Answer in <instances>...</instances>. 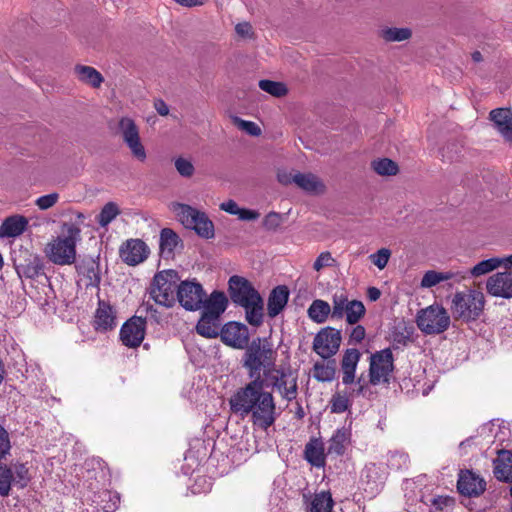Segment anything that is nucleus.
<instances>
[{
  "instance_id": "nucleus-1",
  "label": "nucleus",
  "mask_w": 512,
  "mask_h": 512,
  "mask_svg": "<svg viewBox=\"0 0 512 512\" xmlns=\"http://www.w3.org/2000/svg\"><path fill=\"white\" fill-rule=\"evenodd\" d=\"M230 409L248 417L255 429L267 431L279 416L272 392L265 389V378L257 377L239 388L229 400Z\"/></svg>"
},
{
  "instance_id": "nucleus-2",
  "label": "nucleus",
  "mask_w": 512,
  "mask_h": 512,
  "mask_svg": "<svg viewBox=\"0 0 512 512\" xmlns=\"http://www.w3.org/2000/svg\"><path fill=\"white\" fill-rule=\"evenodd\" d=\"M276 357L277 353L268 341L257 339L247 348L243 366L248 370V376L252 380L262 377L261 370L264 377H268L275 368Z\"/></svg>"
},
{
  "instance_id": "nucleus-3",
  "label": "nucleus",
  "mask_w": 512,
  "mask_h": 512,
  "mask_svg": "<svg viewBox=\"0 0 512 512\" xmlns=\"http://www.w3.org/2000/svg\"><path fill=\"white\" fill-rule=\"evenodd\" d=\"M65 235L58 236L45 248L47 258L56 265H70L76 259V244L81 239V230L74 224H65Z\"/></svg>"
},
{
  "instance_id": "nucleus-4",
  "label": "nucleus",
  "mask_w": 512,
  "mask_h": 512,
  "mask_svg": "<svg viewBox=\"0 0 512 512\" xmlns=\"http://www.w3.org/2000/svg\"><path fill=\"white\" fill-rule=\"evenodd\" d=\"M485 305L484 295L480 291L466 290L454 294L451 312L456 320L471 322L477 320Z\"/></svg>"
},
{
  "instance_id": "nucleus-5",
  "label": "nucleus",
  "mask_w": 512,
  "mask_h": 512,
  "mask_svg": "<svg viewBox=\"0 0 512 512\" xmlns=\"http://www.w3.org/2000/svg\"><path fill=\"white\" fill-rule=\"evenodd\" d=\"M179 276L174 270L161 271L153 277L149 288L150 297L159 305L171 308L177 300Z\"/></svg>"
},
{
  "instance_id": "nucleus-6",
  "label": "nucleus",
  "mask_w": 512,
  "mask_h": 512,
  "mask_svg": "<svg viewBox=\"0 0 512 512\" xmlns=\"http://www.w3.org/2000/svg\"><path fill=\"white\" fill-rule=\"evenodd\" d=\"M172 210L186 228L194 230L197 235L205 239L214 237V224L205 212L182 203H174Z\"/></svg>"
},
{
  "instance_id": "nucleus-7",
  "label": "nucleus",
  "mask_w": 512,
  "mask_h": 512,
  "mask_svg": "<svg viewBox=\"0 0 512 512\" xmlns=\"http://www.w3.org/2000/svg\"><path fill=\"white\" fill-rule=\"evenodd\" d=\"M416 323L424 334L438 335L449 328L451 318L443 306L434 304L418 311Z\"/></svg>"
},
{
  "instance_id": "nucleus-8",
  "label": "nucleus",
  "mask_w": 512,
  "mask_h": 512,
  "mask_svg": "<svg viewBox=\"0 0 512 512\" xmlns=\"http://www.w3.org/2000/svg\"><path fill=\"white\" fill-rule=\"evenodd\" d=\"M394 370V358L389 348L377 351L370 357L369 382L372 385L389 383Z\"/></svg>"
},
{
  "instance_id": "nucleus-9",
  "label": "nucleus",
  "mask_w": 512,
  "mask_h": 512,
  "mask_svg": "<svg viewBox=\"0 0 512 512\" xmlns=\"http://www.w3.org/2000/svg\"><path fill=\"white\" fill-rule=\"evenodd\" d=\"M341 331L334 327L322 328L314 337L312 349L323 359L334 356L341 345Z\"/></svg>"
},
{
  "instance_id": "nucleus-10",
  "label": "nucleus",
  "mask_w": 512,
  "mask_h": 512,
  "mask_svg": "<svg viewBox=\"0 0 512 512\" xmlns=\"http://www.w3.org/2000/svg\"><path fill=\"white\" fill-rule=\"evenodd\" d=\"M176 296L185 310L197 311L202 308L206 293L200 283L186 280L179 284Z\"/></svg>"
},
{
  "instance_id": "nucleus-11",
  "label": "nucleus",
  "mask_w": 512,
  "mask_h": 512,
  "mask_svg": "<svg viewBox=\"0 0 512 512\" xmlns=\"http://www.w3.org/2000/svg\"><path fill=\"white\" fill-rule=\"evenodd\" d=\"M119 130L121 132L123 141L130 149L133 157L143 162L147 158L146 150L141 143L139 130L134 120L128 117H123L119 121Z\"/></svg>"
},
{
  "instance_id": "nucleus-12",
  "label": "nucleus",
  "mask_w": 512,
  "mask_h": 512,
  "mask_svg": "<svg viewBox=\"0 0 512 512\" xmlns=\"http://www.w3.org/2000/svg\"><path fill=\"white\" fill-rule=\"evenodd\" d=\"M267 378L283 399L288 402L296 399L298 394L297 377L293 376L290 370L274 368Z\"/></svg>"
},
{
  "instance_id": "nucleus-13",
  "label": "nucleus",
  "mask_w": 512,
  "mask_h": 512,
  "mask_svg": "<svg viewBox=\"0 0 512 512\" xmlns=\"http://www.w3.org/2000/svg\"><path fill=\"white\" fill-rule=\"evenodd\" d=\"M231 300L240 306L248 304L253 299L259 301L260 294L244 277L234 275L228 281Z\"/></svg>"
},
{
  "instance_id": "nucleus-14",
  "label": "nucleus",
  "mask_w": 512,
  "mask_h": 512,
  "mask_svg": "<svg viewBox=\"0 0 512 512\" xmlns=\"http://www.w3.org/2000/svg\"><path fill=\"white\" fill-rule=\"evenodd\" d=\"M386 473L375 463L365 465L361 472L360 484L369 497L377 495L384 486Z\"/></svg>"
},
{
  "instance_id": "nucleus-15",
  "label": "nucleus",
  "mask_w": 512,
  "mask_h": 512,
  "mask_svg": "<svg viewBox=\"0 0 512 512\" xmlns=\"http://www.w3.org/2000/svg\"><path fill=\"white\" fill-rule=\"evenodd\" d=\"M14 266L20 278L35 279L44 271V264L37 254L25 251L14 259Z\"/></svg>"
},
{
  "instance_id": "nucleus-16",
  "label": "nucleus",
  "mask_w": 512,
  "mask_h": 512,
  "mask_svg": "<svg viewBox=\"0 0 512 512\" xmlns=\"http://www.w3.org/2000/svg\"><path fill=\"white\" fill-rule=\"evenodd\" d=\"M146 321L140 316H133L127 320L120 330V339L123 345L129 348L140 346L145 336Z\"/></svg>"
},
{
  "instance_id": "nucleus-17",
  "label": "nucleus",
  "mask_w": 512,
  "mask_h": 512,
  "mask_svg": "<svg viewBox=\"0 0 512 512\" xmlns=\"http://www.w3.org/2000/svg\"><path fill=\"white\" fill-rule=\"evenodd\" d=\"M78 284L85 288H97L101 281L99 262L93 257H84L76 264Z\"/></svg>"
},
{
  "instance_id": "nucleus-18",
  "label": "nucleus",
  "mask_w": 512,
  "mask_h": 512,
  "mask_svg": "<svg viewBox=\"0 0 512 512\" xmlns=\"http://www.w3.org/2000/svg\"><path fill=\"white\" fill-rule=\"evenodd\" d=\"M365 389V384L363 383L362 378H358L356 381V385L354 387L346 388L343 391L335 392L330 400V410L332 413H344L347 411L352 403L351 398L358 397L363 395Z\"/></svg>"
},
{
  "instance_id": "nucleus-19",
  "label": "nucleus",
  "mask_w": 512,
  "mask_h": 512,
  "mask_svg": "<svg viewBox=\"0 0 512 512\" xmlns=\"http://www.w3.org/2000/svg\"><path fill=\"white\" fill-rule=\"evenodd\" d=\"M149 253V247L141 239H129L119 249L121 259L130 266L142 263Z\"/></svg>"
},
{
  "instance_id": "nucleus-20",
  "label": "nucleus",
  "mask_w": 512,
  "mask_h": 512,
  "mask_svg": "<svg viewBox=\"0 0 512 512\" xmlns=\"http://www.w3.org/2000/svg\"><path fill=\"white\" fill-rule=\"evenodd\" d=\"M486 489L483 478L470 470H461L457 481L458 492L466 497H478Z\"/></svg>"
},
{
  "instance_id": "nucleus-21",
  "label": "nucleus",
  "mask_w": 512,
  "mask_h": 512,
  "mask_svg": "<svg viewBox=\"0 0 512 512\" xmlns=\"http://www.w3.org/2000/svg\"><path fill=\"white\" fill-rule=\"evenodd\" d=\"M220 337L225 344L237 349L245 348L249 341L247 327L238 322L225 324L220 331Z\"/></svg>"
},
{
  "instance_id": "nucleus-22",
  "label": "nucleus",
  "mask_w": 512,
  "mask_h": 512,
  "mask_svg": "<svg viewBox=\"0 0 512 512\" xmlns=\"http://www.w3.org/2000/svg\"><path fill=\"white\" fill-rule=\"evenodd\" d=\"M487 292L495 297L512 298V271L498 272L490 276L486 283Z\"/></svg>"
},
{
  "instance_id": "nucleus-23",
  "label": "nucleus",
  "mask_w": 512,
  "mask_h": 512,
  "mask_svg": "<svg viewBox=\"0 0 512 512\" xmlns=\"http://www.w3.org/2000/svg\"><path fill=\"white\" fill-rule=\"evenodd\" d=\"M361 358V353L356 348H349L344 351L340 362L342 373V384L346 387L356 385V369Z\"/></svg>"
},
{
  "instance_id": "nucleus-24",
  "label": "nucleus",
  "mask_w": 512,
  "mask_h": 512,
  "mask_svg": "<svg viewBox=\"0 0 512 512\" xmlns=\"http://www.w3.org/2000/svg\"><path fill=\"white\" fill-rule=\"evenodd\" d=\"M289 290L285 285H279L272 289L267 302V315L275 318L286 307L289 300Z\"/></svg>"
},
{
  "instance_id": "nucleus-25",
  "label": "nucleus",
  "mask_w": 512,
  "mask_h": 512,
  "mask_svg": "<svg viewBox=\"0 0 512 512\" xmlns=\"http://www.w3.org/2000/svg\"><path fill=\"white\" fill-rule=\"evenodd\" d=\"M116 326V316L113 308L100 300L94 317V327L97 331L106 332Z\"/></svg>"
},
{
  "instance_id": "nucleus-26",
  "label": "nucleus",
  "mask_w": 512,
  "mask_h": 512,
  "mask_svg": "<svg viewBox=\"0 0 512 512\" xmlns=\"http://www.w3.org/2000/svg\"><path fill=\"white\" fill-rule=\"evenodd\" d=\"M493 465V473L497 480L512 483V451H499Z\"/></svg>"
},
{
  "instance_id": "nucleus-27",
  "label": "nucleus",
  "mask_w": 512,
  "mask_h": 512,
  "mask_svg": "<svg viewBox=\"0 0 512 512\" xmlns=\"http://www.w3.org/2000/svg\"><path fill=\"white\" fill-rule=\"evenodd\" d=\"M294 183L309 194L321 195L326 191L323 181L312 173L296 172L294 174Z\"/></svg>"
},
{
  "instance_id": "nucleus-28",
  "label": "nucleus",
  "mask_w": 512,
  "mask_h": 512,
  "mask_svg": "<svg viewBox=\"0 0 512 512\" xmlns=\"http://www.w3.org/2000/svg\"><path fill=\"white\" fill-rule=\"evenodd\" d=\"M228 299L221 291H213L209 298L203 299V313L212 318L219 319L220 315L226 310Z\"/></svg>"
},
{
  "instance_id": "nucleus-29",
  "label": "nucleus",
  "mask_w": 512,
  "mask_h": 512,
  "mask_svg": "<svg viewBox=\"0 0 512 512\" xmlns=\"http://www.w3.org/2000/svg\"><path fill=\"white\" fill-rule=\"evenodd\" d=\"M490 119L495 124L500 134L512 141V112L509 109L498 108L490 112Z\"/></svg>"
},
{
  "instance_id": "nucleus-30",
  "label": "nucleus",
  "mask_w": 512,
  "mask_h": 512,
  "mask_svg": "<svg viewBox=\"0 0 512 512\" xmlns=\"http://www.w3.org/2000/svg\"><path fill=\"white\" fill-rule=\"evenodd\" d=\"M351 433L346 428L337 429L328 441L327 454L342 456L350 444Z\"/></svg>"
},
{
  "instance_id": "nucleus-31",
  "label": "nucleus",
  "mask_w": 512,
  "mask_h": 512,
  "mask_svg": "<svg viewBox=\"0 0 512 512\" xmlns=\"http://www.w3.org/2000/svg\"><path fill=\"white\" fill-rule=\"evenodd\" d=\"M325 449L320 439L313 438L305 446V459L312 466L321 468L325 466Z\"/></svg>"
},
{
  "instance_id": "nucleus-32",
  "label": "nucleus",
  "mask_w": 512,
  "mask_h": 512,
  "mask_svg": "<svg viewBox=\"0 0 512 512\" xmlns=\"http://www.w3.org/2000/svg\"><path fill=\"white\" fill-rule=\"evenodd\" d=\"M304 498L307 499L306 495ZM307 504L308 512H332L334 500L330 491H320L315 493L311 500L305 501Z\"/></svg>"
},
{
  "instance_id": "nucleus-33",
  "label": "nucleus",
  "mask_w": 512,
  "mask_h": 512,
  "mask_svg": "<svg viewBox=\"0 0 512 512\" xmlns=\"http://www.w3.org/2000/svg\"><path fill=\"white\" fill-rule=\"evenodd\" d=\"M28 225V220L24 216H10L6 218L0 226L1 237H16L21 235Z\"/></svg>"
},
{
  "instance_id": "nucleus-34",
  "label": "nucleus",
  "mask_w": 512,
  "mask_h": 512,
  "mask_svg": "<svg viewBox=\"0 0 512 512\" xmlns=\"http://www.w3.org/2000/svg\"><path fill=\"white\" fill-rule=\"evenodd\" d=\"M74 72L79 81L93 88H99L104 81L101 73L91 66L78 64L75 66Z\"/></svg>"
},
{
  "instance_id": "nucleus-35",
  "label": "nucleus",
  "mask_w": 512,
  "mask_h": 512,
  "mask_svg": "<svg viewBox=\"0 0 512 512\" xmlns=\"http://www.w3.org/2000/svg\"><path fill=\"white\" fill-rule=\"evenodd\" d=\"M307 314L313 322L322 324L328 319L329 315L332 316L331 306L324 300L316 299L310 304Z\"/></svg>"
},
{
  "instance_id": "nucleus-36",
  "label": "nucleus",
  "mask_w": 512,
  "mask_h": 512,
  "mask_svg": "<svg viewBox=\"0 0 512 512\" xmlns=\"http://www.w3.org/2000/svg\"><path fill=\"white\" fill-rule=\"evenodd\" d=\"M245 309L247 322L255 327H259L263 323V299L259 296V301L253 299L242 306Z\"/></svg>"
},
{
  "instance_id": "nucleus-37",
  "label": "nucleus",
  "mask_w": 512,
  "mask_h": 512,
  "mask_svg": "<svg viewBox=\"0 0 512 512\" xmlns=\"http://www.w3.org/2000/svg\"><path fill=\"white\" fill-rule=\"evenodd\" d=\"M219 319L212 318L208 315L202 314L200 320L196 325V331L198 334L207 337L215 338L219 335Z\"/></svg>"
},
{
  "instance_id": "nucleus-38",
  "label": "nucleus",
  "mask_w": 512,
  "mask_h": 512,
  "mask_svg": "<svg viewBox=\"0 0 512 512\" xmlns=\"http://www.w3.org/2000/svg\"><path fill=\"white\" fill-rule=\"evenodd\" d=\"M180 242L179 236L170 228H163L160 233V250L164 256L172 255Z\"/></svg>"
},
{
  "instance_id": "nucleus-39",
  "label": "nucleus",
  "mask_w": 512,
  "mask_h": 512,
  "mask_svg": "<svg viewBox=\"0 0 512 512\" xmlns=\"http://www.w3.org/2000/svg\"><path fill=\"white\" fill-rule=\"evenodd\" d=\"M364 304L359 300H351L344 314L346 322L350 325L357 324L365 315Z\"/></svg>"
},
{
  "instance_id": "nucleus-40",
  "label": "nucleus",
  "mask_w": 512,
  "mask_h": 512,
  "mask_svg": "<svg viewBox=\"0 0 512 512\" xmlns=\"http://www.w3.org/2000/svg\"><path fill=\"white\" fill-rule=\"evenodd\" d=\"M335 367L325 364L324 362H316L313 365V377L319 382H331L335 378Z\"/></svg>"
},
{
  "instance_id": "nucleus-41",
  "label": "nucleus",
  "mask_w": 512,
  "mask_h": 512,
  "mask_svg": "<svg viewBox=\"0 0 512 512\" xmlns=\"http://www.w3.org/2000/svg\"><path fill=\"white\" fill-rule=\"evenodd\" d=\"M120 209L115 202L106 203L97 216V222L101 227L108 226L118 215Z\"/></svg>"
},
{
  "instance_id": "nucleus-42",
  "label": "nucleus",
  "mask_w": 512,
  "mask_h": 512,
  "mask_svg": "<svg viewBox=\"0 0 512 512\" xmlns=\"http://www.w3.org/2000/svg\"><path fill=\"white\" fill-rule=\"evenodd\" d=\"M502 265V261L498 257L483 260L477 263L473 268L470 269V275L472 277H480L485 275L499 266Z\"/></svg>"
},
{
  "instance_id": "nucleus-43",
  "label": "nucleus",
  "mask_w": 512,
  "mask_h": 512,
  "mask_svg": "<svg viewBox=\"0 0 512 512\" xmlns=\"http://www.w3.org/2000/svg\"><path fill=\"white\" fill-rule=\"evenodd\" d=\"M373 170L381 176H393L398 173V165L391 159L382 158L372 162Z\"/></svg>"
},
{
  "instance_id": "nucleus-44",
  "label": "nucleus",
  "mask_w": 512,
  "mask_h": 512,
  "mask_svg": "<svg viewBox=\"0 0 512 512\" xmlns=\"http://www.w3.org/2000/svg\"><path fill=\"white\" fill-rule=\"evenodd\" d=\"M350 301L346 294L344 293H335L332 296V318L334 319H342L347 310Z\"/></svg>"
},
{
  "instance_id": "nucleus-45",
  "label": "nucleus",
  "mask_w": 512,
  "mask_h": 512,
  "mask_svg": "<svg viewBox=\"0 0 512 512\" xmlns=\"http://www.w3.org/2000/svg\"><path fill=\"white\" fill-rule=\"evenodd\" d=\"M259 88L274 97H283L288 93L286 85L272 80H260Z\"/></svg>"
},
{
  "instance_id": "nucleus-46",
  "label": "nucleus",
  "mask_w": 512,
  "mask_h": 512,
  "mask_svg": "<svg viewBox=\"0 0 512 512\" xmlns=\"http://www.w3.org/2000/svg\"><path fill=\"white\" fill-rule=\"evenodd\" d=\"M382 37L388 42H400L411 37V30L408 28H387L382 31Z\"/></svg>"
},
{
  "instance_id": "nucleus-47",
  "label": "nucleus",
  "mask_w": 512,
  "mask_h": 512,
  "mask_svg": "<svg viewBox=\"0 0 512 512\" xmlns=\"http://www.w3.org/2000/svg\"><path fill=\"white\" fill-rule=\"evenodd\" d=\"M234 124L242 131L251 136H259L261 134L260 127L252 121L243 120L239 117H234Z\"/></svg>"
},
{
  "instance_id": "nucleus-48",
  "label": "nucleus",
  "mask_w": 512,
  "mask_h": 512,
  "mask_svg": "<svg viewBox=\"0 0 512 512\" xmlns=\"http://www.w3.org/2000/svg\"><path fill=\"white\" fill-rule=\"evenodd\" d=\"M174 164H175V168H176L177 172L182 177L189 178L195 172L194 165L192 164V162L190 160H188L186 158L178 157L177 159H175Z\"/></svg>"
},
{
  "instance_id": "nucleus-49",
  "label": "nucleus",
  "mask_w": 512,
  "mask_h": 512,
  "mask_svg": "<svg viewBox=\"0 0 512 512\" xmlns=\"http://www.w3.org/2000/svg\"><path fill=\"white\" fill-rule=\"evenodd\" d=\"M283 218L280 213L269 212L263 219V228L267 231H276L282 224Z\"/></svg>"
},
{
  "instance_id": "nucleus-50",
  "label": "nucleus",
  "mask_w": 512,
  "mask_h": 512,
  "mask_svg": "<svg viewBox=\"0 0 512 512\" xmlns=\"http://www.w3.org/2000/svg\"><path fill=\"white\" fill-rule=\"evenodd\" d=\"M14 473L15 477L13 476V482L18 484L21 488L26 487L29 482V472L26 465L22 463L14 465Z\"/></svg>"
},
{
  "instance_id": "nucleus-51",
  "label": "nucleus",
  "mask_w": 512,
  "mask_h": 512,
  "mask_svg": "<svg viewBox=\"0 0 512 512\" xmlns=\"http://www.w3.org/2000/svg\"><path fill=\"white\" fill-rule=\"evenodd\" d=\"M391 252L387 248H381L376 253L370 255L372 263L380 270L384 269L389 261Z\"/></svg>"
},
{
  "instance_id": "nucleus-52",
  "label": "nucleus",
  "mask_w": 512,
  "mask_h": 512,
  "mask_svg": "<svg viewBox=\"0 0 512 512\" xmlns=\"http://www.w3.org/2000/svg\"><path fill=\"white\" fill-rule=\"evenodd\" d=\"M59 200L58 193H50L47 195L40 196L36 199L35 204L40 210H47L53 207Z\"/></svg>"
},
{
  "instance_id": "nucleus-53",
  "label": "nucleus",
  "mask_w": 512,
  "mask_h": 512,
  "mask_svg": "<svg viewBox=\"0 0 512 512\" xmlns=\"http://www.w3.org/2000/svg\"><path fill=\"white\" fill-rule=\"evenodd\" d=\"M335 263V259L332 257L331 253L328 251L320 253V255L316 258L313 268L316 271H320L325 267H331Z\"/></svg>"
},
{
  "instance_id": "nucleus-54",
  "label": "nucleus",
  "mask_w": 512,
  "mask_h": 512,
  "mask_svg": "<svg viewBox=\"0 0 512 512\" xmlns=\"http://www.w3.org/2000/svg\"><path fill=\"white\" fill-rule=\"evenodd\" d=\"M441 282L440 280V272L435 270L427 271L421 280V287L423 288H431L436 286Z\"/></svg>"
},
{
  "instance_id": "nucleus-55",
  "label": "nucleus",
  "mask_w": 512,
  "mask_h": 512,
  "mask_svg": "<svg viewBox=\"0 0 512 512\" xmlns=\"http://www.w3.org/2000/svg\"><path fill=\"white\" fill-rule=\"evenodd\" d=\"M10 448L8 432L0 424V459L4 458L9 453Z\"/></svg>"
},
{
  "instance_id": "nucleus-56",
  "label": "nucleus",
  "mask_w": 512,
  "mask_h": 512,
  "mask_svg": "<svg viewBox=\"0 0 512 512\" xmlns=\"http://www.w3.org/2000/svg\"><path fill=\"white\" fill-rule=\"evenodd\" d=\"M366 335V330L362 325H357L351 329L349 334V344L360 343Z\"/></svg>"
},
{
  "instance_id": "nucleus-57",
  "label": "nucleus",
  "mask_w": 512,
  "mask_h": 512,
  "mask_svg": "<svg viewBox=\"0 0 512 512\" xmlns=\"http://www.w3.org/2000/svg\"><path fill=\"white\" fill-rule=\"evenodd\" d=\"M442 152L443 157H447L450 161H453L457 158L460 147L456 143H450L443 148Z\"/></svg>"
},
{
  "instance_id": "nucleus-58",
  "label": "nucleus",
  "mask_w": 512,
  "mask_h": 512,
  "mask_svg": "<svg viewBox=\"0 0 512 512\" xmlns=\"http://www.w3.org/2000/svg\"><path fill=\"white\" fill-rule=\"evenodd\" d=\"M465 278H466V275L462 272H452V271L440 272L441 282L453 280L454 282L460 283Z\"/></svg>"
},
{
  "instance_id": "nucleus-59",
  "label": "nucleus",
  "mask_w": 512,
  "mask_h": 512,
  "mask_svg": "<svg viewBox=\"0 0 512 512\" xmlns=\"http://www.w3.org/2000/svg\"><path fill=\"white\" fill-rule=\"evenodd\" d=\"M238 218L243 221H252L259 218V212L251 209L240 208Z\"/></svg>"
},
{
  "instance_id": "nucleus-60",
  "label": "nucleus",
  "mask_w": 512,
  "mask_h": 512,
  "mask_svg": "<svg viewBox=\"0 0 512 512\" xmlns=\"http://www.w3.org/2000/svg\"><path fill=\"white\" fill-rule=\"evenodd\" d=\"M220 209L231 215H238L240 207L234 200H228L220 204Z\"/></svg>"
},
{
  "instance_id": "nucleus-61",
  "label": "nucleus",
  "mask_w": 512,
  "mask_h": 512,
  "mask_svg": "<svg viewBox=\"0 0 512 512\" xmlns=\"http://www.w3.org/2000/svg\"><path fill=\"white\" fill-rule=\"evenodd\" d=\"M235 31L239 36L250 37L252 35V26L248 22L238 23L235 26Z\"/></svg>"
},
{
  "instance_id": "nucleus-62",
  "label": "nucleus",
  "mask_w": 512,
  "mask_h": 512,
  "mask_svg": "<svg viewBox=\"0 0 512 512\" xmlns=\"http://www.w3.org/2000/svg\"><path fill=\"white\" fill-rule=\"evenodd\" d=\"M154 108L156 109L157 113L161 116H167L169 114L168 105L161 99H158L154 102Z\"/></svg>"
},
{
  "instance_id": "nucleus-63",
  "label": "nucleus",
  "mask_w": 512,
  "mask_h": 512,
  "mask_svg": "<svg viewBox=\"0 0 512 512\" xmlns=\"http://www.w3.org/2000/svg\"><path fill=\"white\" fill-rule=\"evenodd\" d=\"M294 174L295 173L279 172L277 175L278 181L284 185L294 183Z\"/></svg>"
},
{
  "instance_id": "nucleus-64",
  "label": "nucleus",
  "mask_w": 512,
  "mask_h": 512,
  "mask_svg": "<svg viewBox=\"0 0 512 512\" xmlns=\"http://www.w3.org/2000/svg\"><path fill=\"white\" fill-rule=\"evenodd\" d=\"M367 296L371 301H377L381 296V292L376 287H369L367 290Z\"/></svg>"
}]
</instances>
